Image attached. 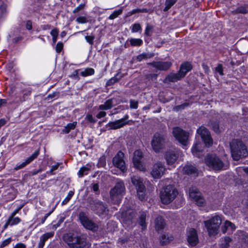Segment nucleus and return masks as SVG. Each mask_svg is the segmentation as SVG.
I'll return each instance as SVG.
<instances>
[{
	"instance_id": "nucleus-9",
	"label": "nucleus",
	"mask_w": 248,
	"mask_h": 248,
	"mask_svg": "<svg viewBox=\"0 0 248 248\" xmlns=\"http://www.w3.org/2000/svg\"><path fill=\"white\" fill-rule=\"evenodd\" d=\"M172 133L174 137L180 143L184 146L187 145L188 137V133L178 127H175L173 128Z\"/></svg>"
},
{
	"instance_id": "nucleus-59",
	"label": "nucleus",
	"mask_w": 248,
	"mask_h": 248,
	"mask_svg": "<svg viewBox=\"0 0 248 248\" xmlns=\"http://www.w3.org/2000/svg\"><path fill=\"white\" fill-rule=\"evenodd\" d=\"M63 44L61 42H59L57 43L56 46V51L57 53H60L61 52L63 48Z\"/></svg>"
},
{
	"instance_id": "nucleus-42",
	"label": "nucleus",
	"mask_w": 248,
	"mask_h": 248,
	"mask_svg": "<svg viewBox=\"0 0 248 248\" xmlns=\"http://www.w3.org/2000/svg\"><path fill=\"white\" fill-rule=\"evenodd\" d=\"M74 192L73 191H70L68 192V194L67 196H66V197L62 202V205H65V204H67L69 202V201L70 200L71 198L73 197V196L74 195Z\"/></svg>"
},
{
	"instance_id": "nucleus-51",
	"label": "nucleus",
	"mask_w": 248,
	"mask_h": 248,
	"mask_svg": "<svg viewBox=\"0 0 248 248\" xmlns=\"http://www.w3.org/2000/svg\"><path fill=\"white\" fill-rule=\"evenodd\" d=\"M86 41L91 45L93 46V40L95 38L94 35H87L85 37Z\"/></svg>"
},
{
	"instance_id": "nucleus-13",
	"label": "nucleus",
	"mask_w": 248,
	"mask_h": 248,
	"mask_svg": "<svg viewBox=\"0 0 248 248\" xmlns=\"http://www.w3.org/2000/svg\"><path fill=\"white\" fill-rule=\"evenodd\" d=\"M124 157V154L122 151H119L112 159L114 166L119 168L123 172L126 171Z\"/></svg>"
},
{
	"instance_id": "nucleus-10",
	"label": "nucleus",
	"mask_w": 248,
	"mask_h": 248,
	"mask_svg": "<svg viewBox=\"0 0 248 248\" xmlns=\"http://www.w3.org/2000/svg\"><path fill=\"white\" fill-rule=\"evenodd\" d=\"M197 133L201 136L206 146L209 147L212 145L213 140L210 133L206 128L201 126L197 129Z\"/></svg>"
},
{
	"instance_id": "nucleus-22",
	"label": "nucleus",
	"mask_w": 248,
	"mask_h": 248,
	"mask_svg": "<svg viewBox=\"0 0 248 248\" xmlns=\"http://www.w3.org/2000/svg\"><path fill=\"white\" fill-rule=\"evenodd\" d=\"M203 150L202 145L201 142H197L195 143L191 149V152L192 154L197 156L198 157H200L201 153Z\"/></svg>"
},
{
	"instance_id": "nucleus-45",
	"label": "nucleus",
	"mask_w": 248,
	"mask_h": 248,
	"mask_svg": "<svg viewBox=\"0 0 248 248\" xmlns=\"http://www.w3.org/2000/svg\"><path fill=\"white\" fill-rule=\"evenodd\" d=\"M146 78L149 80H152L153 81L155 82L157 78L158 77V74H149L145 76Z\"/></svg>"
},
{
	"instance_id": "nucleus-11",
	"label": "nucleus",
	"mask_w": 248,
	"mask_h": 248,
	"mask_svg": "<svg viewBox=\"0 0 248 248\" xmlns=\"http://www.w3.org/2000/svg\"><path fill=\"white\" fill-rule=\"evenodd\" d=\"M92 208L100 216L106 215L108 213L107 205L100 201H94L92 205Z\"/></svg>"
},
{
	"instance_id": "nucleus-1",
	"label": "nucleus",
	"mask_w": 248,
	"mask_h": 248,
	"mask_svg": "<svg viewBox=\"0 0 248 248\" xmlns=\"http://www.w3.org/2000/svg\"><path fill=\"white\" fill-rule=\"evenodd\" d=\"M63 239L70 248H89L91 246L85 235L76 236L70 233H66L64 234Z\"/></svg>"
},
{
	"instance_id": "nucleus-61",
	"label": "nucleus",
	"mask_w": 248,
	"mask_h": 248,
	"mask_svg": "<svg viewBox=\"0 0 248 248\" xmlns=\"http://www.w3.org/2000/svg\"><path fill=\"white\" fill-rule=\"evenodd\" d=\"M216 71L218 72L220 75H223V67L222 64H218L216 68Z\"/></svg>"
},
{
	"instance_id": "nucleus-49",
	"label": "nucleus",
	"mask_w": 248,
	"mask_h": 248,
	"mask_svg": "<svg viewBox=\"0 0 248 248\" xmlns=\"http://www.w3.org/2000/svg\"><path fill=\"white\" fill-rule=\"evenodd\" d=\"M195 202L198 205L200 206H203L205 204V201L204 198L201 195L199 198L196 200Z\"/></svg>"
},
{
	"instance_id": "nucleus-35",
	"label": "nucleus",
	"mask_w": 248,
	"mask_h": 248,
	"mask_svg": "<svg viewBox=\"0 0 248 248\" xmlns=\"http://www.w3.org/2000/svg\"><path fill=\"white\" fill-rule=\"evenodd\" d=\"M232 239L229 237H225L220 244L221 248H228Z\"/></svg>"
},
{
	"instance_id": "nucleus-25",
	"label": "nucleus",
	"mask_w": 248,
	"mask_h": 248,
	"mask_svg": "<svg viewBox=\"0 0 248 248\" xmlns=\"http://www.w3.org/2000/svg\"><path fill=\"white\" fill-rule=\"evenodd\" d=\"M183 171L185 173L192 175L193 176H197L198 175V171L197 168L192 165H187L184 167Z\"/></svg>"
},
{
	"instance_id": "nucleus-36",
	"label": "nucleus",
	"mask_w": 248,
	"mask_h": 248,
	"mask_svg": "<svg viewBox=\"0 0 248 248\" xmlns=\"http://www.w3.org/2000/svg\"><path fill=\"white\" fill-rule=\"evenodd\" d=\"M15 216L10 215L8 219L9 222H11V226L16 225L21 221V219L19 217H15Z\"/></svg>"
},
{
	"instance_id": "nucleus-54",
	"label": "nucleus",
	"mask_w": 248,
	"mask_h": 248,
	"mask_svg": "<svg viewBox=\"0 0 248 248\" xmlns=\"http://www.w3.org/2000/svg\"><path fill=\"white\" fill-rule=\"evenodd\" d=\"M76 21L79 24H84L87 22V19L85 16H79L76 19Z\"/></svg>"
},
{
	"instance_id": "nucleus-6",
	"label": "nucleus",
	"mask_w": 248,
	"mask_h": 248,
	"mask_svg": "<svg viewBox=\"0 0 248 248\" xmlns=\"http://www.w3.org/2000/svg\"><path fill=\"white\" fill-rule=\"evenodd\" d=\"M204 223L210 236H214L218 233V228L221 223V218L215 216L211 219L204 221Z\"/></svg>"
},
{
	"instance_id": "nucleus-47",
	"label": "nucleus",
	"mask_w": 248,
	"mask_h": 248,
	"mask_svg": "<svg viewBox=\"0 0 248 248\" xmlns=\"http://www.w3.org/2000/svg\"><path fill=\"white\" fill-rule=\"evenodd\" d=\"M141 30V27L140 24L135 23L132 25L131 31L132 32H136Z\"/></svg>"
},
{
	"instance_id": "nucleus-60",
	"label": "nucleus",
	"mask_w": 248,
	"mask_h": 248,
	"mask_svg": "<svg viewBox=\"0 0 248 248\" xmlns=\"http://www.w3.org/2000/svg\"><path fill=\"white\" fill-rule=\"evenodd\" d=\"M188 104L185 103L182 105L176 106L175 108H174V109L176 111H178L180 109H184L186 107L188 106Z\"/></svg>"
},
{
	"instance_id": "nucleus-62",
	"label": "nucleus",
	"mask_w": 248,
	"mask_h": 248,
	"mask_svg": "<svg viewBox=\"0 0 248 248\" xmlns=\"http://www.w3.org/2000/svg\"><path fill=\"white\" fill-rule=\"evenodd\" d=\"M79 70H76L74 71V72L71 75V77L74 78V79L79 80V77L78 74Z\"/></svg>"
},
{
	"instance_id": "nucleus-29",
	"label": "nucleus",
	"mask_w": 248,
	"mask_h": 248,
	"mask_svg": "<svg viewBox=\"0 0 248 248\" xmlns=\"http://www.w3.org/2000/svg\"><path fill=\"white\" fill-rule=\"evenodd\" d=\"M146 215L147 214L146 212L141 211L140 212L139 223L142 227V229L146 227V223L145 221Z\"/></svg>"
},
{
	"instance_id": "nucleus-46",
	"label": "nucleus",
	"mask_w": 248,
	"mask_h": 248,
	"mask_svg": "<svg viewBox=\"0 0 248 248\" xmlns=\"http://www.w3.org/2000/svg\"><path fill=\"white\" fill-rule=\"evenodd\" d=\"M176 1H166L165 7L163 9V11L166 12L172 6L174 5Z\"/></svg>"
},
{
	"instance_id": "nucleus-41",
	"label": "nucleus",
	"mask_w": 248,
	"mask_h": 248,
	"mask_svg": "<svg viewBox=\"0 0 248 248\" xmlns=\"http://www.w3.org/2000/svg\"><path fill=\"white\" fill-rule=\"evenodd\" d=\"M123 10L122 9H119L118 10H116L113 12L109 16L108 18L109 19H114L116 18L118 16L121 15L122 13Z\"/></svg>"
},
{
	"instance_id": "nucleus-18",
	"label": "nucleus",
	"mask_w": 248,
	"mask_h": 248,
	"mask_svg": "<svg viewBox=\"0 0 248 248\" xmlns=\"http://www.w3.org/2000/svg\"><path fill=\"white\" fill-rule=\"evenodd\" d=\"M187 241L191 246H195L199 242L197 231L194 229H190L188 232Z\"/></svg>"
},
{
	"instance_id": "nucleus-12",
	"label": "nucleus",
	"mask_w": 248,
	"mask_h": 248,
	"mask_svg": "<svg viewBox=\"0 0 248 248\" xmlns=\"http://www.w3.org/2000/svg\"><path fill=\"white\" fill-rule=\"evenodd\" d=\"M165 170L164 164L161 162H157L153 165L151 174L154 178L159 179L163 175Z\"/></svg>"
},
{
	"instance_id": "nucleus-38",
	"label": "nucleus",
	"mask_w": 248,
	"mask_h": 248,
	"mask_svg": "<svg viewBox=\"0 0 248 248\" xmlns=\"http://www.w3.org/2000/svg\"><path fill=\"white\" fill-rule=\"evenodd\" d=\"M145 189L137 190L138 197L139 199L141 201L145 200L146 196L145 194Z\"/></svg>"
},
{
	"instance_id": "nucleus-52",
	"label": "nucleus",
	"mask_w": 248,
	"mask_h": 248,
	"mask_svg": "<svg viewBox=\"0 0 248 248\" xmlns=\"http://www.w3.org/2000/svg\"><path fill=\"white\" fill-rule=\"evenodd\" d=\"M119 79L120 78H117L116 77H114L110 78V79H109L107 82L106 84L107 86H111L115 83L116 82H117Z\"/></svg>"
},
{
	"instance_id": "nucleus-28",
	"label": "nucleus",
	"mask_w": 248,
	"mask_h": 248,
	"mask_svg": "<svg viewBox=\"0 0 248 248\" xmlns=\"http://www.w3.org/2000/svg\"><path fill=\"white\" fill-rule=\"evenodd\" d=\"M189 195L190 198L193 199L194 201L197 200V199L199 198V197L201 195V193L196 187H191L189 189Z\"/></svg>"
},
{
	"instance_id": "nucleus-20",
	"label": "nucleus",
	"mask_w": 248,
	"mask_h": 248,
	"mask_svg": "<svg viewBox=\"0 0 248 248\" xmlns=\"http://www.w3.org/2000/svg\"><path fill=\"white\" fill-rule=\"evenodd\" d=\"M131 181L132 184L137 189H145V186L143 183L142 179L139 176L133 175L131 176Z\"/></svg>"
},
{
	"instance_id": "nucleus-17",
	"label": "nucleus",
	"mask_w": 248,
	"mask_h": 248,
	"mask_svg": "<svg viewBox=\"0 0 248 248\" xmlns=\"http://www.w3.org/2000/svg\"><path fill=\"white\" fill-rule=\"evenodd\" d=\"M179 156V153L175 150H169L166 152L165 157L168 165L173 164Z\"/></svg>"
},
{
	"instance_id": "nucleus-7",
	"label": "nucleus",
	"mask_w": 248,
	"mask_h": 248,
	"mask_svg": "<svg viewBox=\"0 0 248 248\" xmlns=\"http://www.w3.org/2000/svg\"><path fill=\"white\" fill-rule=\"evenodd\" d=\"M167 140L166 137L159 133H155L151 141L153 150L156 153H159L164 147Z\"/></svg>"
},
{
	"instance_id": "nucleus-16",
	"label": "nucleus",
	"mask_w": 248,
	"mask_h": 248,
	"mask_svg": "<svg viewBox=\"0 0 248 248\" xmlns=\"http://www.w3.org/2000/svg\"><path fill=\"white\" fill-rule=\"evenodd\" d=\"M40 154V149H38L36 150L31 155L28 157L25 161L21 163H18L16 165V167L14 168L15 170H17L21 169L24 168L28 164H30L33 160H34L35 158L37 157Z\"/></svg>"
},
{
	"instance_id": "nucleus-57",
	"label": "nucleus",
	"mask_w": 248,
	"mask_h": 248,
	"mask_svg": "<svg viewBox=\"0 0 248 248\" xmlns=\"http://www.w3.org/2000/svg\"><path fill=\"white\" fill-rule=\"evenodd\" d=\"M65 218L64 217H61L59 219L58 223L56 224H54L52 226V229L56 230L59 226H60L61 223L64 221Z\"/></svg>"
},
{
	"instance_id": "nucleus-5",
	"label": "nucleus",
	"mask_w": 248,
	"mask_h": 248,
	"mask_svg": "<svg viewBox=\"0 0 248 248\" xmlns=\"http://www.w3.org/2000/svg\"><path fill=\"white\" fill-rule=\"evenodd\" d=\"M178 195L177 189L173 185H169L164 187L160 192L161 202L168 204L173 201Z\"/></svg>"
},
{
	"instance_id": "nucleus-55",
	"label": "nucleus",
	"mask_w": 248,
	"mask_h": 248,
	"mask_svg": "<svg viewBox=\"0 0 248 248\" xmlns=\"http://www.w3.org/2000/svg\"><path fill=\"white\" fill-rule=\"evenodd\" d=\"M11 241H12V239L10 237L4 240V241H3L2 242L1 244H0V248H3L5 246H6L8 244H9Z\"/></svg>"
},
{
	"instance_id": "nucleus-34",
	"label": "nucleus",
	"mask_w": 248,
	"mask_h": 248,
	"mask_svg": "<svg viewBox=\"0 0 248 248\" xmlns=\"http://www.w3.org/2000/svg\"><path fill=\"white\" fill-rule=\"evenodd\" d=\"M94 74V70L92 68H87L84 71H81L80 73V75L83 77L93 75Z\"/></svg>"
},
{
	"instance_id": "nucleus-33",
	"label": "nucleus",
	"mask_w": 248,
	"mask_h": 248,
	"mask_svg": "<svg viewBox=\"0 0 248 248\" xmlns=\"http://www.w3.org/2000/svg\"><path fill=\"white\" fill-rule=\"evenodd\" d=\"M230 229L231 231H233L235 229V225L229 221H226L224 224V227L222 228V231L224 233L226 232L227 230Z\"/></svg>"
},
{
	"instance_id": "nucleus-8",
	"label": "nucleus",
	"mask_w": 248,
	"mask_h": 248,
	"mask_svg": "<svg viewBox=\"0 0 248 248\" xmlns=\"http://www.w3.org/2000/svg\"><path fill=\"white\" fill-rule=\"evenodd\" d=\"M78 218L83 226L86 229L93 232L97 231L98 225L90 219L84 212H80L79 213Z\"/></svg>"
},
{
	"instance_id": "nucleus-27",
	"label": "nucleus",
	"mask_w": 248,
	"mask_h": 248,
	"mask_svg": "<svg viewBox=\"0 0 248 248\" xmlns=\"http://www.w3.org/2000/svg\"><path fill=\"white\" fill-rule=\"evenodd\" d=\"M134 212L133 210H127L126 211L123 212L122 217L124 221L128 222L131 221L134 217Z\"/></svg>"
},
{
	"instance_id": "nucleus-58",
	"label": "nucleus",
	"mask_w": 248,
	"mask_h": 248,
	"mask_svg": "<svg viewBox=\"0 0 248 248\" xmlns=\"http://www.w3.org/2000/svg\"><path fill=\"white\" fill-rule=\"evenodd\" d=\"M84 7H85V4L81 3L73 10V13H77L79 12L81 10H82L84 8Z\"/></svg>"
},
{
	"instance_id": "nucleus-44",
	"label": "nucleus",
	"mask_w": 248,
	"mask_h": 248,
	"mask_svg": "<svg viewBox=\"0 0 248 248\" xmlns=\"http://www.w3.org/2000/svg\"><path fill=\"white\" fill-rule=\"evenodd\" d=\"M113 98L109 99L105 101L104 103L105 106H106L107 108L108 109H111L114 105L113 104Z\"/></svg>"
},
{
	"instance_id": "nucleus-50",
	"label": "nucleus",
	"mask_w": 248,
	"mask_h": 248,
	"mask_svg": "<svg viewBox=\"0 0 248 248\" xmlns=\"http://www.w3.org/2000/svg\"><path fill=\"white\" fill-rule=\"evenodd\" d=\"M31 89L30 88H28L22 91V93L24 98L23 101H25L26 97L31 95Z\"/></svg>"
},
{
	"instance_id": "nucleus-53",
	"label": "nucleus",
	"mask_w": 248,
	"mask_h": 248,
	"mask_svg": "<svg viewBox=\"0 0 248 248\" xmlns=\"http://www.w3.org/2000/svg\"><path fill=\"white\" fill-rule=\"evenodd\" d=\"M153 29V27L149 24H147L145 31V34L146 36H150L151 35V32L152 31Z\"/></svg>"
},
{
	"instance_id": "nucleus-19",
	"label": "nucleus",
	"mask_w": 248,
	"mask_h": 248,
	"mask_svg": "<svg viewBox=\"0 0 248 248\" xmlns=\"http://www.w3.org/2000/svg\"><path fill=\"white\" fill-rule=\"evenodd\" d=\"M94 164L93 163H89L82 167L78 173L79 177H82L85 175H87L90 171L94 169Z\"/></svg>"
},
{
	"instance_id": "nucleus-30",
	"label": "nucleus",
	"mask_w": 248,
	"mask_h": 248,
	"mask_svg": "<svg viewBox=\"0 0 248 248\" xmlns=\"http://www.w3.org/2000/svg\"><path fill=\"white\" fill-rule=\"evenodd\" d=\"M154 55L155 54L153 53L143 52L137 56L136 60L138 62H141L144 60L150 59L153 57Z\"/></svg>"
},
{
	"instance_id": "nucleus-2",
	"label": "nucleus",
	"mask_w": 248,
	"mask_h": 248,
	"mask_svg": "<svg viewBox=\"0 0 248 248\" xmlns=\"http://www.w3.org/2000/svg\"><path fill=\"white\" fill-rule=\"evenodd\" d=\"M232 156L234 160H238L241 157L247 156V148L242 141L238 140H233L231 144Z\"/></svg>"
},
{
	"instance_id": "nucleus-64",
	"label": "nucleus",
	"mask_w": 248,
	"mask_h": 248,
	"mask_svg": "<svg viewBox=\"0 0 248 248\" xmlns=\"http://www.w3.org/2000/svg\"><path fill=\"white\" fill-rule=\"evenodd\" d=\"M14 248H26V246L22 243H17Z\"/></svg>"
},
{
	"instance_id": "nucleus-40",
	"label": "nucleus",
	"mask_w": 248,
	"mask_h": 248,
	"mask_svg": "<svg viewBox=\"0 0 248 248\" xmlns=\"http://www.w3.org/2000/svg\"><path fill=\"white\" fill-rule=\"evenodd\" d=\"M54 232H46L43 234L41 237V239H42L44 241L46 242L49 238L52 237L54 236Z\"/></svg>"
},
{
	"instance_id": "nucleus-48",
	"label": "nucleus",
	"mask_w": 248,
	"mask_h": 248,
	"mask_svg": "<svg viewBox=\"0 0 248 248\" xmlns=\"http://www.w3.org/2000/svg\"><path fill=\"white\" fill-rule=\"evenodd\" d=\"M130 108L132 109H137L138 108L139 102L138 101L130 99Z\"/></svg>"
},
{
	"instance_id": "nucleus-32",
	"label": "nucleus",
	"mask_w": 248,
	"mask_h": 248,
	"mask_svg": "<svg viewBox=\"0 0 248 248\" xmlns=\"http://www.w3.org/2000/svg\"><path fill=\"white\" fill-rule=\"evenodd\" d=\"M173 239L172 236H169L168 234H163L160 237V243L162 245H166Z\"/></svg>"
},
{
	"instance_id": "nucleus-21",
	"label": "nucleus",
	"mask_w": 248,
	"mask_h": 248,
	"mask_svg": "<svg viewBox=\"0 0 248 248\" xmlns=\"http://www.w3.org/2000/svg\"><path fill=\"white\" fill-rule=\"evenodd\" d=\"M183 77L181 74L178 72L177 73H170L167 75L164 79L163 82L165 83L168 82H174L180 80Z\"/></svg>"
},
{
	"instance_id": "nucleus-37",
	"label": "nucleus",
	"mask_w": 248,
	"mask_h": 248,
	"mask_svg": "<svg viewBox=\"0 0 248 248\" xmlns=\"http://www.w3.org/2000/svg\"><path fill=\"white\" fill-rule=\"evenodd\" d=\"M129 42L132 46H140L143 43L142 40L139 38H131Z\"/></svg>"
},
{
	"instance_id": "nucleus-39",
	"label": "nucleus",
	"mask_w": 248,
	"mask_h": 248,
	"mask_svg": "<svg viewBox=\"0 0 248 248\" xmlns=\"http://www.w3.org/2000/svg\"><path fill=\"white\" fill-rule=\"evenodd\" d=\"M50 34L52 36V41L54 44L56 43L57 39V37L59 34V31L57 29L55 28L53 29L51 32Z\"/></svg>"
},
{
	"instance_id": "nucleus-4",
	"label": "nucleus",
	"mask_w": 248,
	"mask_h": 248,
	"mask_svg": "<svg viewBox=\"0 0 248 248\" xmlns=\"http://www.w3.org/2000/svg\"><path fill=\"white\" fill-rule=\"evenodd\" d=\"M125 190L123 181L118 180L114 186L110 191V197L113 204H119L122 200V195Z\"/></svg>"
},
{
	"instance_id": "nucleus-26",
	"label": "nucleus",
	"mask_w": 248,
	"mask_h": 248,
	"mask_svg": "<svg viewBox=\"0 0 248 248\" xmlns=\"http://www.w3.org/2000/svg\"><path fill=\"white\" fill-rule=\"evenodd\" d=\"M192 69L191 64L188 62H186L181 64L179 71L182 76L184 78L186 73Z\"/></svg>"
},
{
	"instance_id": "nucleus-23",
	"label": "nucleus",
	"mask_w": 248,
	"mask_h": 248,
	"mask_svg": "<svg viewBox=\"0 0 248 248\" xmlns=\"http://www.w3.org/2000/svg\"><path fill=\"white\" fill-rule=\"evenodd\" d=\"M165 226L164 219L161 216L157 217L155 219V229L158 232L161 231Z\"/></svg>"
},
{
	"instance_id": "nucleus-3",
	"label": "nucleus",
	"mask_w": 248,
	"mask_h": 248,
	"mask_svg": "<svg viewBox=\"0 0 248 248\" xmlns=\"http://www.w3.org/2000/svg\"><path fill=\"white\" fill-rule=\"evenodd\" d=\"M206 165L211 170L218 171L225 169V164L221 159L215 154H208L205 157Z\"/></svg>"
},
{
	"instance_id": "nucleus-14",
	"label": "nucleus",
	"mask_w": 248,
	"mask_h": 248,
	"mask_svg": "<svg viewBox=\"0 0 248 248\" xmlns=\"http://www.w3.org/2000/svg\"><path fill=\"white\" fill-rule=\"evenodd\" d=\"M147 64L152 66L156 70L160 71H167L172 66V63L169 61H153L147 63Z\"/></svg>"
},
{
	"instance_id": "nucleus-31",
	"label": "nucleus",
	"mask_w": 248,
	"mask_h": 248,
	"mask_svg": "<svg viewBox=\"0 0 248 248\" xmlns=\"http://www.w3.org/2000/svg\"><path fill=\"white\" fill-rule=\"evenodd\" d=\"M248 13V7H246V6H239L235 10L232 11V13L234 15L238 14H245Z\"/></svg>"
},
{
	"instance_id": "nucleus-15",
	"label": "nucleus",
	"mask_w": 248,
	"mask_h": 248,
	"mask_svg": "<svg viewBox=\"0 0 248 248\" xmlns=\"http://www.w3.org/2000/svg\"><path fill=\"white\" fill-rule=\"evenodd\" d=\"M143 157V154L141 151L136 150L134 153L133 162L135 168L140 170L144 171L145 168L141 162V159Z\"/></svg>"
},
{
	"instance_id": "nucleus-24",
	"label": "nucleus",
	"mask_w": 248,
	"mask_h": 248,
	"mask_svg": "<svg viewBox=\"0 0 248 248\" xmlns=\"http://www.w3.org/2000/svg\"><path fill=\"white\" fill-rule=\"evenodd\" d=\"M125 125V123L122 120L119 119L114 122L108 123V126L110 129H117Z\"/></svg>"
},
{
	"instance_id": "nucleus-43",
	"label": "nucleus",
	"mask_w": 248,
	"mask_h": 248,
	"mask_svg": "<svg viewBox=\"0 0 248 248\" xmlns=\"http://www.w3.org/2000/svg\"><path fill=\"white\" fill-rule=\"evenodd\" d=\"M106 164V157L104 155H102L99 158L97 166L98 167H104Z\"/></svg>"
},
{
	"instance_id": "nucleus-56",
	"label": "nucleus",
	"mask_w": 248,
	"mask_h": 248,
	"mask_svg": "<svg viewBox=\"0 0 248 248\" xmlns=\"http://www.w3.org/2000/svg\"><path fill=\"white\" fill-rule=\"evenodd\" d=\"M213 130L216 132H219V125L217 122H214L211 124Z\"/></svg>"
},
{
	"instance_id": "nucleus-63",
	"label": "nucleus",
	"mask_w": 248,
	"mask_h": 248,
	"mask_svg": "<svg viewBox=\"0 0 248 248\" xmlns=\"http://www.w3.org/2000/svg\"><path fill=\"white\" fill-rule=\"evenodd\" d=\"M86 119L91 123H94L95 122V120L93 118L92 115L88 114L86 117Z\"/></svg>"
}]
</instances>
